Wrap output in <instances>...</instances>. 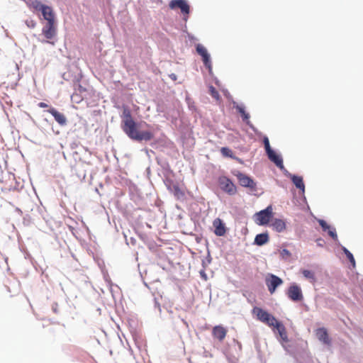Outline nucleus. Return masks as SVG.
<instances>
[{"mask_svg": "<svg viewBox=\"0 0 363 363\" xmlns=\"http://www.w3.org/2000/svg\"><path fill=\"white\" fill-rule=\"evenodd\" d=\"M227 329L221 325H216L213 328L212 335L214 338L218 340L220 342H222L227 335Z\"/></svg>", "mask_w": 363, "mask_h": 363, "instance_id": "10", "label": "nucleus"}, {"mask_svg": "<svg viewBox=\"0 0 363 363\" xmlns=\"http://www.w3.org/2000/svg\"><path fill=\"white\" fill-rule=\"evenodd\" d=\"M342 251L344 252L345 255H346L350 263L352 264V266L354 267L355 260L352 254L346 247H343Z\"/></svg>", "mask_w": 363, "mask_h": 363, "instance_id": "24", "label": "nucleus"}, {"mask_svg": "<svg viewBox=\"0 0 363 363\" xmlns=\"http://www.w3.org/2000/svg\"><path fill=\"white\" fill-rule=\"evenodd\" d=\"M121 118V128L131 140L138 142L149 141L154 138V134L150 130H138L139 125L133 118L131 111L128 107H123Z\"/></svg>", "mask_w": 363, "mask_h": 363, "instance_id": "1", "label": "nucleus"}, {"mask_svg": "<svg viewBox=\"0 0 363 363\" xmlns=\"http://www.w3.org/2000/svg\"><path fill=\"white\" fill-rule=\"evenodd\" d=\"M289 176L296 187L304 191L305 185L303 181V178L301 177L293 174H289Z\"/></svg>", "mask_w": 363, "mask_h": 363, "instance_id": "17", "label": "nucleus"}, {"mask_svg": "<svg viewBox=\"0 0 363 363\" xmlns=\"http://www.w3.org/2000/svg\"><path fill=\"white\" fill-rule=\"evenodd\" d=\"M255 217L257 224L259 225H264L268 224L273 217L272 206L271 205L267 206L265 209L257 213Z\"/></svg>", "mask_w": 363, "mask_h": 363, "instance_id": "2", "label": "nucleus"}, {"mask_svg": "<svg viewBox=\"0 0 363 363\" xmlns=\"http://www.w3.org/2000/svg\"><path fill=\"white\" fill-rule=\"evenodd\" d=\"M201 274L203 277H206V275H205L204 272H201Z\"/></svg>", "mask_w": 363, "mask_h": 363, "instance_id": "34", "label": "nucleus"}, {"mask_svg": "<svg viewBox=\"0 0 363 363\" xmlns=\"http://www.w3.org/2000/svg\"><path fill=\"white\" fill-rule=\"evenodd\" d=\"M172 79H176V76L174 74H173L172 76Z\"/></svg>", "mask_w": 363, "mask_h": 363, "instance_id": "35", "label": "nucleus"}, {"mask_svg": "<svg viewBox=\"0 0 363 363\" xmlns=\"http://www.w3.org/2000/svg\"><path fill=\"white\" fill-rule=\"evenodd\" d=\"M277 332L279 333L281 338L284 340V341H287L288 340V337H287V333H286V328L284 327V325L280 323L277 327H276V328Z\"/></svg>", "mask_w": 363, "mask_h": 363, "instance_id": "20", "label": "nucleus"}, {"mask_svg": "<svg viewBox=\"0 0 363 363\" xmlns=\"http://www.w3.org/2000/svg\"><path fill=\"white\" fill-rule=\"evenodd\" d=\"M236 176L242 186L247 187L252 191L256 190V183L252 178L242 173H238Z\"/></svg>", "mask_w": 363, "mask_h": 363, "instance_id": "7", "label": "nucleus"}, {"mask_svg": "<svg viewBox=\"0 0 363 363\" xmlns=\"http://www.w3.org/2000/svg\"><path fill=\"white\" fill-rule=\"evenodd\" d=\"M269 159L273 162L279 169H283L284 168L283 164L282 158L276 154V152L272 150L267 152Z\"/></svg>", "mask_w": 363, "mask_h": 363, "instance_id": "14", "label": "nucleus"}, {"mask_svg": "<svg viewBox=\"0 0 363 363\" xmlns=\"http://www.w3.org/2000/svg\"><path fill=\"white\" fill-rule=\"evenodd\" d=\"M32 6L37 11H42L43 8L46 6V5H44L41 4L40 1H35L32 3Z\"/></svg>", "mask_w": 363, "mask_h": 363, "instance_id": "26", "label": "nucleus"}, {"mask_svg": "<svg viewBox=\"0 0 363 363\" xmlns=\"http://www.w3.org/2000/svg\"><path fill=\"white\" fill-rule=\"evenodd\" d=\"M41 12L43 16V18H45V20L47 21V22L55 21V13L51 7L46 6L45 8H43Z\"/></svg>", "mask_w": 363, "mask_h": 363, "instance_id": "16", "label": "nucleus"}, {"mask_svg": "<svg viewBox=\"0 0 363 363\" xmlns=\"http://www.w3.org/2000/svg\"><path fill=\"white\" fill-rule=\"evenodd\" d=\"M263 143H264V148H265V150H266V152L272 150V148L270 147V145H269V139L267 137H264L263 138Z\"/></svg>", "mask_w": 363, "mask_h": 363, "instance_id": "27", "label": "nucleus"}, {"mask_svg": "<svg viewBox=\"0 0 363 363\" xmlns=\"http://www.w3.org/2000/svg\"><path fill=\"white\" fill-rule=\"evenodd\" d=\"M42 32L47 39H52L56 35L55 21L47 22L43 26Z\"/></svg>", "mask_w": 363, "mask_h": 363, "instance_id": "9", "label": "nucleus"}, {"mask_svg": "<svg viewBox=\"0 0 363 363\" xmlns=\"http://www.w3.org/2000/svg\"><path fill=\"white\" fill-rule=\"evenodd\" d=\"M319 225L323 228V230L326 231L328 230L331 227L323 220H318Z\"/></svg>", "mask_w": 363, "mask_h": 363, "instance_id": "28", "label": "nucleus"}, {"mask_svg": "<svg viewBox=\"0 0 363 363\" xmlns=\"http://www.w3.org/2000/svg\"><path fill=\"white\" fill-rule=\"evenodd\" d=\"M48 112L50 113L54 118L55 120L60 125H65L67 123V118L63 113L58 112L55 108H50L48 110Z\"/></svg>", "mask_w": 363, "mask_h": 363, "instance_id": "13", "label": "nucleus"}, {"mask_svg": "<svg viewBox=\"0 0 363 363\" xmlns=\"http://www.w3.org/2000/svg\"><path fill=\"white\" fill-rule=\"evenodd\" d=\"M169 7L172 9L179 8L182 13L186 15L189 13V6L185 0H172L169 3Z\"/></svg>", "mask_w": 363, "mask_h": 363, "instance_id": "8", "label": "nucleus"}, {"mask_svg": "<svg viewBox=\"0 0 363 363\" xmlns=\"http://www.w3.org/2000/svg\"><path fill=\"white\" fill-rule=\"evenodd\" d=\"M288 297L293 301H301L303 298L301 288L294 284L291 285L286 292Z\"/></svg>", "mask_w": 363, "mask_h": 363, "instance_id": "6", "label": "nucleus"}, {"mask_svg": "<svg viewBox=\"0 0 363 363\" xmlns=\"http://www.w3.org/2000/svg\"><path fill=\"white\" fill-rule=\"evenodd\" d=\"M38 106L40 108H47V107H48V105L47 104L44 103V102H40L38 104Z\"/></svg>", "mask_w": 363, "mask_h": 363, "instance_id": "33", "label": "nucleus"}, {"mask_svg": "<svg viewBox=\"0 0 363 363\" xmlns=\"http://www.w3.org/2000/svg\"><path fill=\"white\" fill-rule=\"evenodd\" d=\"M54 311L56 313L57 312V308H54Z\"/></svg>", "mask_w": 363, "mask_h": 363, "instance_id": "36", "label": "nucleus"}, {"mask_svg": "<svg viewBox=\"0 0 363 363\" xmlns=\"http://www.w3.org/2000/svg\"><path fill=\"white\" fill-rule=\"evenodd\" d=\"M272 225L277 232H282L286 228V223L283 220L275 219Z\"/></svg>", "mask_w": 363, "mask_h": 363, "instance_id": "19", "label": "nucleus"}, {"mask_svg": "<svg viewBox=\"0 0 363 363\" xmlns=\"http://www.w3.org/2000/svg\"><path fill=\"white\" fill-rule=\"evenodd\" d=\"M315 335L318 339L323 344L330 345L331 340L329 337L327 330L325 328H320L315 330Z\"/></svg>", "mask_w": 363, "mask_h": 363, "instance_id": "11", "label": "nucleus"}, {"mask_svg": "<svg viewBox=\"0 0 363 363\" xmlns=\"http://www.w3.org/2000/svg\"><path fill=\"white\" fill-rule=\"evenodd\" d=\"M269 242V235L267 233H261L256 235L255 244L262 246Z\"/></svg>", "mask_w": 363, "mask_h": 363, "instance_id": "18", "label": "nucleus"}, {"mask_svg": "<svg viewBox=\"0 0 363 363\" xmlns=\"http://www.w3.org/2000/svg\"><path fill=\"white\" fill-rule=\"evenodd\" d=\"M209 91L212 97H213L216 100H218L220 99L219 93L214 86H211L209 87Z\"/></svg>", "mask_w": 363, "mask_h": 363, "instance_id": "25", "label": "nucleus"}, {"mask_svg": "<svg viewBox=\"0 0 363 363\" xmlns=\"http://www.w3.org/2000/svg\"><path fill=\"white\" fill-rule=\"evenodd\" d=\"M252 313L257 316V318L259 321L264 323L267 320V318L269 317L270 315V313L259 307H255L252 310Z\"/></svg>", "mask_w": 363, "mask_h": 363, "instance_id": "15", "label": "nucleus"}, {"mask_svg": "<svg viewBox=\"0 0 363 363\" xmlns=\"http://www.w3.org/2000/svg\"><path fill=\"white\" fill-rule=\"evenodd\" d=\"M243 121H247L250 118V116L246 112L244 113V114L242 115Z\"/></svg>", "mask_w": 363, "mask_h": 363, "instance_id": "32", "label": "nucleus"}, {"mask_svg": "<svg viewBox=\"0 0 363 363\" xmlns=\"http://www.w3.org/2000/svg\"><path fill=\"white\" fill-rule=\"evenodd\" d=\"M218 182L221 189L229 195H235L237 193L236 186L228 177H220Z\"/></svg>", "mask_w": 363, "mask_h": 363, "instance_id": "3", "label": "nucleus"}, {"mask_svg": "<svg viewBox=\"0 0 363 363\" xmlns=\"http://www.w3.org/2000/svg\"><path fill=\"white\" fill-rule=\"evenodd\" d=\"M266 285L271 294H273L276 289L282 284L283 281L279 277L269 274L265 279Z\"/></svg>", "mask_w": 363, "mask_h": 363, "instance_id": "4", "label": "nucleus"}, {"mask_svg": "<svg viewBox=\"0 0 363 363\" xmlns=\"http://www.w3.org/2000/svg\"><path fill=\"white\" fill-rule=\"evenodd\" d=\"M328 235L334 240H337V233H336V231H335V229L333 228H330L328 230Z\"/></svg>", "mask_w": 363, "mask_h": 363, "instance_id": "29", "label": "nucleus"}, {"mask_svg": "<svg viewBox=\"0 0 363 363\" xmlns=\"http://www.w3.org/2000/svg\"><path fill=\"white\" fill-rule=\"evenodd\" d=\"M213 226L215 228L214 233L217 236H223L225 234L226 229L220 218H216L213 222Z\"/></svg>", "mask_w": 363, "mask_h": 363, "instance_id": "12", "label": "nucleus"}, {"mask_svg": "<svg viewBox=\"0 0 363 363\" xmlns=\"http://www.w3.org/2000/svg\"><path fill=\"white\" fill-rule=\"evenodd\" d=\"M281 254L283 257H290L291 256V252L286 250V249H284L282 250V251L281 252Z\"/></svg>", "mask_w": 363, "mask_h": 363, "instance_id": "30", "label": "nucleus"}, {"mask_svg": "<svg viewBox=\"0 0 363 363\" xmlns=\"http://www.w3.org/2000/svg\"><path fill=\"white\" fill-rule=\"evenodd\" d=\"M220 152L223 155V156H224V157H230V158L233 157V153L232 150L227 147H221Z\"/></svg>", "mask_w": 363, "mask_h": 363, "instance_id": "23", "label": "nucleus"}, {"mask_svg": "<svg viewBox=\"0 0 363 363\" xmlns=\"http://www.w3.org/2000/svg\"><path fill=\"white\" fill-rule=\"evenodd\" d=\"M196 52L202 57V60L204 65L211 73L212 72V63L211 61L210 55L208 54L206 48L201 44H198L196 45Z\"/></svg>", "mask_w": 363, "mask_h": 363, "instance_id": "5", "label": "nucleus"}, {"mask_svg": "<svg viewBox=\"0 0 363 363\" xmlns=\"http://www.w3.org/2000/svg\"><path fill=\"white\" fill-rule=\"evenodd\" d=\"M302 274L306 279H309L311 282L315 281V277L313 272L308 269H303L302 271Z\"/></svg>", "mask_w": 363, "mask_h": 363, "instance_id": "22", "label": "nucleus"}, {"mask_svg": "<svg viewBox=\"0 0 363 363\" xmlns=\"http://www.w3.org/2000/svg\"><path fill=\"white\" fill-rule=\"evenodd\" d=\"M237 110L239 111L241 116L245 112L244 108L242 106H237Z\"/></svg>", "mask_w": 363, "mask_h": 363, "instance_id": "31", "label": "nucleus"}, {"mask_svg": "<svg viewBox=\"0 0 363 363\" xmlns=\"http://www.w3.org/2000/svg\"><path fill=\"white\" fill-rule=\"evenodd\" d=\"M281 322L278 321L272 315H269V317L267 318V320L265 321V324L267 325L269 327L273 328L274 329L277 327V325Z\"/></svg>", "mask_w": 363, "mask_h": 363, "instance_id": "21", "label": "nucleus"}]
</instances>
